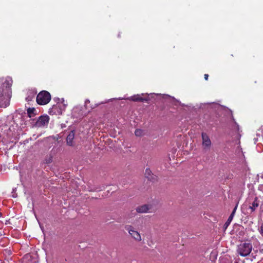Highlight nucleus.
Instances as JSON below:
<instances>
[{"label":"nucleus","instance_id":"1","mask_svg":"<svg viewBox=\"0 0 263 263\" xmlns=\"http://www.w3.org/2000/svg\"><path fill=\"white\" fill-rule=\"evenodd\" d=\"M12 83L13 80L10 77L0 78V107L5 108L9 105Z\"/></svg>","mask_w":263,"mask_h":263},{"label":"nucleus","instance_id":"2","mask_svg":"<svg viewBox=\"0 0 263 263\" xmlns=\"http://www.w3.org/2000/svg\"><path fill=\"white\" fill-rule=\"evenodd\" d=\"M51 100V95L49 92L42 90L36 96V102L38 104L44 105L48 104Z\"/></svg>","mask_w":263,"mask_h":263},{"label":"nucleus","instance_id":"3","mask_svg":"<svg viewBox=\"0 0 263 263\" xmlns=\"http://www.w3.org/2000/svg\"><path fill=\"white\" fill-rule=\"evenodd\" d=\"M67 104L64 103V100L62 99V101L58 102L55 105H53L49 109L50 115H61L63 111L65 110Z\"/></svg>","mask_w":263,"mask_h":263},{"label":"nucleus","instance_id":"4","mask_svg":"<svg viewBox=\"0 0 263 263\" xmlns=\"http://www.w3.org/2000/svg\"><path fill=\"white\" fill-rule=\"evenodd\" d=\"M252 250L251 243H241L238 246L237 252L241 256H247L250 254Z\"/></svg>","mask_w":263,"mask_h":263},{"label":"nucleus","instance_id":"5","mask_svg":"<svg viewBox=\"0 0 263 263\" xmlns=\"http://www.w3.org/2000/svg\"><path fill=\"white\" fill-rule=\"evenodd\" d=\"M125 230L128 232L130 236L136 241L139 242L142 240L140 233L135 230V228L132 226H126L125 227Z\"/></svg>","mask_w":263,"mask_h":263},{"label":"nucleus","instance_id":"6","mask_svg":"<svg viewBox=\"0 0 263 263\" xmlns=\"http://www.w3.org/2000/svg\"><path fill=\"white\" fill-rule=\"evenodd\" d=\"M202 143V145L204 149H209L212 143L209 137L206 133H202L201 134Z\"/></svg>","mask_w":263,"mask_h":263},{"label":"nucleus","instance_id":"7","mask_svg":"<svg viewBox=\"0 0 263 263\" xmlns=\"http://www.w3.org/2000/svg\"><path fill=\"white\" fill-rule=\"evenodd\" d=\"M49 117L47 115L40 117L36 122V126L37 127H43L46 126L49 122Z\"/></svg>","mask_w":263,"mask_h":263},{"label":"nucleus","instance_id":"8","mask_svg":"<svg viewBox=\"0 0 263 263\" xmlns=\"http://www.w3.org/2000/svg\"><path fill=\"white\" fill-rule=\"evenodd\" d=\"M152 208V205L145 204L137 207L136 210L138 213H144L149 212Z\"/></svg>","mask_w":263,"mask_h":263},{"label":"nucleus","instance_id":"9","mask_svg":"<svg viewBox=\"0 0 263 263\" xmlns=\"http://www.w3.org/2000/svg\"><path fill=\"white\" fill-rule=\"evenodd\" d=\"M74 138V132L73 130H71L69 132V134L66 138V143L69 146H74L73 139Z\"/></svg>","mask_w":263,"mask_h":263},{"label":"nucleus","instance_id":"10","mask_svg":"<svg viewBox=\"0 0 263 263\" xmlns=\"http://www.w3.org/2000/svg\"><path fill=\"white\" fill-rule=\"evenodd\" d=\"M237 205H236L235 206V207L233 209L232 213L231 214L230 216L228 218V219L227 220V221L224 223V224L223 226V229H224V231L227 229L228 226L230 225L231 222L232 221V219H233V217L234 216V215L235 214L236 211L237 210Z\"/></svg>","mask_w":263,"mask_h":263},{"label":"nucleus","instance_id":"11","mask_svg":"<svg viewBox=\"0 0 263 263\" xmlns=\"http://www.w3.org/2000/svg\"><path fill=\"white\" fill-rule=\"evenodd\" d=\"M129 100H131L133 101H140V102H143V101H147V99L143 98L141 97L140 95H136L130 97L129 98H128Z\"/></svg>","mask_w":263,"mask_h":263},{"label":"nucleus","instance_id":"12","mask_svg":"<svg viewBox=\"0 0 263 263\" xmlns=\"http://www.w3.org/2000/svg\"><path fill=\"white\" fill-rule=\"evenodd\" d=\"M259 202L257 197L254 198V201L251 203V205H250L249 208L251 210L252 212H254L256 208H257L259 205Z\"/></svg>","mask_w":263,"mask_h":263},{"label":"nucleus","instance_id":"13","mask_svg":"<svg viewBox=\"0 0 263 263\" xmlns=\"http://www.w3.org/2000/svg\"><path fill=\"white\" fill-rule=\"evenodd\" d=\"M144 175L148 180H151L154 179L153 174L149 168H146L145 170Z\"/></svg>","mask_w":263,"mask_h":263},{"label":"nucleus","instance_id":"14","mask_svg":"<svg viewBox=\"0 0 263 263\" xmlns=\"http://www.w3.org/2000/svg\"><path fill=\"white\" fill-rule=\"evenodd\" d=\"M22 263H33L30 255L27 254L24 256L22 258Z\"/></svg>","mask_w":263,"mask_h":263},{"label":"nucleus","instance_id":"15","mask_svg":"<svg viewBox=\"0 0 263 263\" xmlns=\"http://www.w3.org/2000/svg\"><path fill=\"white\" fill-rule=\"evenodd\" d=\"M36 110L34 108H29L27 109V113L28 114V116L31 118L35 116Z\"/></svg>","mask_w":263,"mask_h":263},{"label":"nucleus","instance_id":"16","mask_svg":"<svg viewBox=\"0 0 263 263\" xmlns=\"http://www.w3.org/2000/svg\"><path fill=\"white\" fill-rule=\"evenodd\" d=\"M90 101L89 100H86L85 102V108L89 110V109H92L96 107V105L94 106H92L90 105Z\"/></svg>","mask_w":263,"mask_h":263},{"label":"nucleus","instance_id":"17","mask_svg":"<svg viewBox=\"0 0 263 263\" xmlns=\"http://www.w3.org/2000/svg\"><path fill=\"white\" fill-rule=\"evenodd\" d=\"M135 135L137 137H142L144 136V132L143 130L141 129H136L135 132Z\"/></svg>","mask_w":263,"mask_h":263},{"label":"nucleus","instance_id":"18","mask_svg":"<svg viewBox=\"0 0 263 263\" xmlns=\"http://www.w3.org/2000/svg\"><path fill=\"white\" fill-rule=\"evenodd\" d=\"M259 233L260 234L263 236V223L261 224L259 230Z\"/></svg>","mask_w":263,"mask_h":263},{"label":"nucleus","instance_id":"19","mask_svg":"<svg viewBox=\"0 0 263 263\" xmlns=\"http://www.w3.org/2000/svg\"><path fill=\"white\" fill-rule=\"evenodd\" d=\"M204 79H205V80H208L209 75L208 74H205L204 75Z\"/></svg>","mask_w":263,"mask_h":263}]
</instances>
